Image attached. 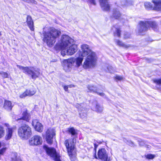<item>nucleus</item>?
<instances>
[{
    "label": "nucleus",
    "instance_id": "nucleus-5",
    "mask_svg": "<svg viewBox=\"0 0 161 161\" xmlns=\"http://www.w3.org/2000/svg\"><path fill=\"white\" fill-rule=\"evenodd\" d=\"M17 66L20 69L23 70V72L30 75L33 79H36L40 75V70L34 67H25L17 65Z\"/></svg>",
    "mask_w": 161,
    "mask_h": 161
},
{
    "label": "nucleus",
    "instance_id": "nucleus-42",
    "mask_svg": "<svg viewBox=\"0 0 161 161\" xmlns=\"http://www.w3.org/2000/svg\"><path fill=\"white\" fill-rule=\"evenodd\" d=\"M94 146L95 148V149H96L98 147V144L97 142H96L95 141H94Z\"/></svg>",
    "mask_w": 161,
    "mask_h": 161
},
{
    "label": "nucleus",
    "instance_id": "nucleus-21",
    "mask_svg": "<svg viewBox=\"0 0 161 161\" xmlns=\"http://www.w3.org/2000/svg\"><path fill=\"white\" fill-rule=\"evenodd\" d=\"M114 32V35L119 37L120 34V31L119 27L118 25H116L113 27L112 29Z\"/></svg>",
    "mask_w": 161,
    "mask_h": 161
},
{
    "label": "nucleus",
    "instance_id": "nucleus-25",
    "mask_svg": "<svg viewBox=\"0 0 161 161\" xmlns=\"http://www.w3.org/2000/svg\"><path fill=\"white\" fill-rule=\"evenodd\" d=\"M26 91L28 94V96H29L33 95L36 92L35 89L34 88L27 89Z\"/></svg>",
    "mask_w": 161,
    "mask_h": 161
},
{
    "label": "nucleus",
    "instance_id": "nucleus-18",
    "mask_svg": "<svg viewBox=\"0 0 161 161\" xmlns=\"http://www.w3.org/2000/svg\"><path fill=\"white\" fill-rule=\"evenodd\" d=\"M154 4L153 9L157 11H161V0H153Z\"/></svg>",
    "mask_w": 161,
    "mask_h": 161
},
{
    "label": "nucleus",
    "instance_id": "nucleus-44",
    "mask_svg": "<svg viewBox=\"0 0 161 161\" xmlns=\"http://www.w3.org/2000/svg\"><path fill=\"white\" fill-rule=\"evenodd\" d=\"M97 94L100 95V96H104V93H103V92H102V93H99V92H98L97 93Z\"/></svg>",
    "mask_w": 161,
    "mask_h": 161
},
{
    "label": "nucleus",
    "instance_id": "nucleus-11",
    "mask_svg": "<svg viewBox=\"0 0 161 161\" xmlns=\"http://www.w3.org/2000/svg\"><path fill=\"white\" fill-rule=\"evenodd\" d=\"M42 142V138L41 136L35 135L29 140V143L31 146H37L41 145Z\"/></svg>",
    "mask_w": 161,
    "mask_h": 161
},
{
    "label": "nucleus",
    "instance_id": "nucleus-13",
    "mask_svg": "<svg viewBox=\"0 0 161 161\" xmlns=\"http://www.w3.org/2000/svg\"><path fill=\"white\" fill-rule=\"evenodd\" d=\"M5 125L7 127V128L6 129V134L5 137V139L6 140H8L12 137L13 132L15 128L10 127L9 124H5Z\"/></svg>",
    "mask_w": 161,
    "mask_h": 161
},
{
    "label": "nucleus",
    "instance_id": "nucleus-46",
    "mask_svg": "<svg viewBox=\"0 0 161 161\" xmlns=\"http://www.w3.org/2000/svg\"><path fill=\"white\" fill-rule=\"evenodd\" d=\"M68 86L69 87V88H71L72 87H75L74 85H69Z\"/></svg>",
    "mask_w": 161,
    "mask_h": 161
},
{
    "label": "nucleus",
    "instance_id": "nucleus-40",
    "mask_svg": "<svg viewBox=\"0 0 161 161\" xmlns=\"http://www.w3.org/2000/svg\"><path fill=\"white\" fill-rule=\"evenodd\" d=\"M14 157L12 158L11 161H17L16 154H14Z\"/></svg>",
    "mask_w": 161,
    "mask_h": 161
},
{
    "label": "nucleus",
    "instance_id": "nucleus-9",
    "mask_svg": "<svg viewBox=\"0 0 161 161\" xmlns=\"http://www.w3.org/2000/svg\"><path fill=\"white\" fill-rule=\"evenodd\" d=\"M43 148L47 154L53 158L55 161H61L60 159L58 154L56 153L54 148L48 147L46 146H44Z\"/></svg>",
    "mask_w": 161,
    "mask_h": 161
},
{
    "label": "nucleus",
    "instance_id": "nucleus-37",
    "mask_svg": "<svg viewBox=\"0 0 161 161\" xmlns=\"http://www.w3.org/2000/svg\"><path fill=\"white\" fill-rule=\"evenodd\" d=\"M88 2L91 4H92L94 5L96 4L95 0H88Z\"/></svg>",
    "mask_w": 161,
    "mask_h": 161
},
{
    "label": "nucleus",
    "instance_id": "nucleus-16",
    "mask_svg": "<svg viewBox=\"0 0 161 161\" xmlns=\"http://www.w3.org/2000/svg\"><path fill=\"white\" fill-rule=\"evenodd\" d=\"M92 109L97 112L101 113L103 111V107L102 106L98 104L97 102L95 101L92 104Z\"/></svg>",
    "mask_w": 161,
    "mask_h": 161
},
{
    "label": "nucleus",
    "instance_id": "nucleus-29",
    "mask_svg": "<svg viewBox=\"0 0 161 161\" xmlns=\"http://www.w3.org/2000/svg\"><path fill=\"white\" fill-rule=\"evenodd\" d=\"M144 5L147 9H150L153 8L152 5L149 2H146L144 3Z\"/></svg>",
    "mask_w": 161,
    "mask_h": 161
},
{
    "label": "nucleus",
    "instance_id": "nucleus-27",
    "mask_svg": "<svg viewBox=\"0 0 161 161\" xmlns=\"http://www.w3.org/2000/svg\"><path fill=\"white\" fill-rule=\"evenodd\" d=\"M87 88L88 89V91L87 92H97L96 91V88L92 86L89 85L87 86Z\"/></svg>",
    "mask_w": 161,
    "mask_h": 161
},
{
    "label": "nucleus",
    "instance_id": "nucleus-12",
    "mask_svg": "<svg viewBox=\"0 0 161 161\" xmlns=\"http://www.w3.org/2000/svg\"><path fill=\"white\" fill-rule=\"evenodd\" d=\"M76 107L79 110L80 116L82 119L86 118L87 114V109H85L84 107V104H77L76 105Z\"/></svg>",
    "mask_w": 161,
    "mask_h": 161
},
{
    "label": "nucleus",
    "instance_id": "nucleus-1",
    "mask_svg": "<svg viewBox=\"0 0 161 161\" xmlns=\"http://www.w3.org/2000/svg\"><path fill=\"white\" fill-rule=\"evenodd\" d=\"M81 52L79 57L76 58H72L64 60L63 61L64 68L66 70V67L69 68L70 65L79 67L82 64L83 57H86L83 64L85 69L90 68L94 67L96 64L97 57L96 53L92 50L89 46L86 44L81 45Z\"/></svg>",
    "mask_w": 161,
    "mask_h": 161
},
{
    "label": "nucleus",
    "instance_id": "nucleus-41",
    "mask_svg": "<svg viewBox=\"0 0 161 161\" xmlns=\"http://www.w3.org/2000/svg\"><path fill=\"white\" fill-rule=\"evenodd\" d=\"M127 143L131 147L134 146L133 143L131 141H127Z\"/></svg>",
    "mask_w": 161,
    "mask_h": 161
},
{
    "label": "nucleus",
    "instance_id": "nucleus-3",
    "mask_svg": "<svg viewBox=\"0 0 161 161\" xmlns=\"http://www.w3.org/2000/svg\"><path fill=\"white\" fill-rule=\"evenodd\" d=\"M61 34L60 30L53 28H50L47 31L46 29H43V41L47 45L52 47L54 45L57 38H58Z\"/></svg>",
    "mask_w": 161,
    "mask_h": 161
},
{
    "label": "nucleus",
    "instance_id": "nucleus-48",
    "mask_svg": "<svg viewBox=\"0 0 161 161\" xmlns=\"http://www.w3.org/2000/svg\"><path fill=\"white\" fill-rule=\"evenodd\" d=\"M95 158H97V157L96 156H95Z\"/></svg>",
    "mask_w": 161,
    "mask_h": 161
},
{
    "label": "nucleus",
    "instance_id": "nucleus-6",
    "mask_svg": "<svg viewBox=\"0 0 161 161\" xmlns=\"http://www.w3.org/2000/svg\"><path fill=\"white\" fill-rule=\"evenodd\" d=\"M18 133L21 138L27 139L31 135V129L27 125H23L18 129Z\"/></svg>",
    "mask_w": 161,
    "mask_h": 161
},
{
    "label": "nucleus",
    "instance_id": "nucleus-14",
    "mask_svg": "<svg viewBox=\"0 0 161 161\" xmlns=\"http://www.w3.org/2000/svg\"><path fill=\"white\" fill-rule=\"evenodd\" d=\"M32 124L36 130L40 132L42 131L43 126L37 119H33L32 120Z\"/></svg>",
    "mask_w": 161,
    "mask_h": 161
},
{
    "label": "nucleus",
    "instance_id": "nucleus-10",
    "mask_svg": "<svg viewBox=\"0 0 161 161\" xmlns=\"http://www.w3.org/2000/svg\"><path fill=\"white\" fill-rule=\"evenodd\" d=\"M55 135V129L53 128H49L46 132V139L48 143L51 144L53 142V138Z\"/></svg>",
    "mask_w": 161,
    "mask_h": 161
},
{
    "label": "nucleus",
    "instance_id": "nucleus-15",
    "mask_svg": "<svg viewBox=\"0 0 161 161\" xmlns=\"http://www.w3.org/2000/svg\"><path fill=\"white\" fill-rule=\"evenodd\" d=\"M98 156L100 159L104 161H106L107 160L108 155L106 150L104 148H102L99 150Z\"/></svg>",
    "mask_w": 161,
    "mask_h": 161
},
{
    "label": "nucleus",
    "instance_id": "nucleus-30",
    "mask_svg": "<svg viewBox=\"0 0 161 161\" xmlns=\"http://www.w3.org/2000/svg\"><path fill=\"white\" fill-rule=\"evenodd\" d=\"M0 75L3 78H8V74L5 72L0 71Z\"/></svg>",
    "mask_w": 161,
    "mask_h": 161
},
{
    "label": "nucleus",
    "instance_id": "nucleus-28",
    "mask_svg": "<svg viewBox=\"0 0 161 161\" xmlns=\"http://www.w3.org/2000/svg\"><path fill=\"white\" fill-rule=\"evenodd\" d=\"M4 133L5 129L4 127L0 125V138L4 136Z\"/></svg>",
    "mask_w": 161,
    "mask_h": 161
},
{
    "label": "nucleus",
    "instance_id": "nucleus-24",
    "mask_svg": "<svg viewBox=\"0 0 161 161\" xmlns=\"http://www.w3.org/2000/svg\"><path fill=\"white\" fill-rule=\"evenodd\" d=\"M115 42L117 44L118 46L122 47L125 48H128L130 46V45L129 44H125L119 40H116Z\"/></svg>",
    "mask_w": 161,
    "mask_h": 161
},
{
    "label": "nucleus",
    "instance_id": "nucleus-36",
    "mask_svg": "<svg viewBox=\"0 0 161 161\" xmlns=\"http://www.w3.org/2000/svg\"><path fill=\"white\" fill-rule=\"evenodd\" d=\"M113 67L111 66H108L107 67V69L108 71L110 73H113Z\"/></svg>",
    "mask_w": 161,
    "mask_h": 161
},
{
    "label": "nucleus",
    "instance_id": "nucleus-32",
    "mask_svg": "<svg viewBox=\"0 0 161 161\" xmlns=\"http://www.w3.org/2000/svg\"><path fill=\"white\" fill-rule=\"evenodd\" d=\"M146 157L147 159H152L153 158L155 157V156L152 154H149L147 155L146 156Z\"/></svg>",
    "mask_w": 161,
    "mask_h": 161
},
{
    "label": "nucleus",
    "instance_id": "nucleus-26",
    "mask_svg": "<svg viewBox=\"0 0 161 161\" xmlns=\"http://www.w3.org/2000/svg\"><path fill=\"white\" fill-rule=\"evenodd\" d=\"M113 16L115 19L118 18L120 16L119 11L116 9H114L113 11Z\"/></svg>",
    "mask_w": 161,
    "mask_h": 161
},
{
    "label": "nucleus",
    "instance_id": "nucleus-38",
    "mask_svg": "<svg viewBox=\"0 0 161 161\" xmlns=\"http://www.w3.org/2000/svg\"><path fill=\"white\" fill-rule=\"evenodd\" d=\"M130 35L128 33H126L124 34V38L125 39H127L130 38Z\"/></svg>",
    "mask_w": 161,
    "mask_h": 161
},
{
    "label": "nucleus",
    "instance_id": "nucleus-35",
    "mask_svg": "<svg viewBox=\"0 0 161 161\" xmlns=\"http://www.w3.org/2000/svg\"><path fill=\"white\" fill-rule=\"evenodd\" d=\"M138 142H139V145L140 146H143L145 144V142L143 140L141 139H139L138 140Z\"/></svg>",
    "mask_w": 161,
    "mask_h": 161
},
{
    "label": "nucleus",
    "instance_id": "nucleus-39",
    "mask_svg": "<svg viewBox=\"0 0 161 161\" xmlns=\"http://www.w3.org/2000/svg\"><path fill=\"white\" fill-rule=\"evenodd\" d=\"M24 1H25L28 3L31 2V3H33L34 4L36 3V2L34 0H23Z\"/></svg>",
    "mask_w": 161,
    "mask_h": 161
},
{
    "label": "nucleus",
    "instance_id": "nucleus-45",
    "mask_svg": "<svg viewBox=\"0 0 161 161\" xmlns=\"http://www.w3.org/2000/svg\"><path fill=\"white\" fill-rule=\"evenodd\" d=\"M96 142H97L98 145L99 144H100L102 143V142L100 141H95Z\"/></svg>",
    "mask_w": 161,
    "mask_h": 161
},
{
    "label": "nucleus",
    "instance_id": "nucleus-8",
    "mask_svg": "<svg viewBox=\"0 0 161 161\" xmlns=\"http://www.w3.org/2000/svg\"><path fill=\"white\" fill-rule=\"evenodd\" d=\"M21 114L18 116L14 115L13 116L14 119L16 121H19V122H22V120H25L28 122L30 119V116L29 114L27 112L26 109H24L21 112Z\"/></svg>",
    "mask_w": 161,
    "mask_h": 161
},
{
    "label": "nucleus",
    "instance_id": "nucleus-43",
    "mask_svg": "<svg viewBox=\"0 0 161 161\" xmlns=\"http://www.w3.org/2000/svg\"><path fill=\"white\" fill-rule=\"evenodd\" d=\"M68 86H64V90L66 91H67L68 88Z\"/></svg>",
    "mask_w": 161,
    "mask_h": 161
},
{
    "label": "nucleus",
    "instance_id": "nucleus-20",
    "mask_svg": "<svg viewBox=\"0 0 161 161\" xmlns=\"http://www.w3.org/2000/svg\"><path fill=\"white\" fill-rule=\"evenodd\" d=\"M13 106L11 101L7 100H5L3 107L5 109L8 111L11 110Z\"/></svg>",
    "mask_w": 161,
    "mask_h": 161
},
{
    "label": "nucleus",
    "instance_id": "nucleus-31",
    "mask_svg": "<svg viewBox=\"0 0 161 161\" xmlns=\"http://www.w3.org/2000/svg\"><path fill=\"white\" fill-rule=\"evenodd\" d=\"M153 80L154 83L157 85H161V78L160 79H155Z\"/></svg>",
    "mask_w": 161,
    "mask_h": 161
},
{
    "label": "nucleus",
    "instance_id": "nucleus-19",
    "mask_svg": "<svg viewBox=\"0 0 161 161\" xmlns=\"http://www.w3.org/2000/svg\"><path fill=\"white\" fill-rule=\"evenodd\" d=\"M26 22L27 25L30 29L32 31H33L34 30V23L31 16H27Z\"/></svg>",
    "mask_w": 161,
    "mask_h": 161
},
{
    "label": "nucleus",
    "instance_id": "nucleus-2",
    "mask_svg": "<svg viewBox=\"0 0 161 161\" xmlns=\"http://www.w3.org/2000/svg\"><path fill=\"white\" fill-rule=\"evenodd\" d=\"M74 42V40L68 36L63 35L60 40L56 45V48L61 50V54L63 56L66 54L72 55L78 49L77 45L73 44Z\"/></svg>",
    "mask_w": 161,
    "mask_h": 161
},
{
    "label": "nucleus",
    "instance_id": "nucleus-4",
    "mask_svg": "<svg viewBox=\"0 0 161 161\" xmlns=\"http://www.w3.org/2000/svg\"><path fill=\"white\" fill-rule=\"evenodd\" d=\"M73 140H67L65 141L64 143L71 161H74L76 159V150L74 147Z\"/></svg>",
    "mask_w": 161,
    "mask_h": 161
},
{
    "label": "nucleus",
    "instance_id": "nucleus-47",
    "mask_svg": "<svg viewBox=\"0 0 161 161\" xmlns=\"http://www.w3.org/2000/svg\"><path fill=\"white\" fill-rule=\"evenodd\" d=\"M1 147V142H0V147Z\"/></svg>",
    "mask_w": 161,
    "mask_h": 161
},
{
    "label": "nucleus",
    "instance_id": "nucleus-17",
    "mask_svg": "<svg viewBox=\"0 0 161 161\" xmlns=\"http://www.w3.org/2000/svg\"><path fill=\"white\" fill-rule=\"evenodd\" d=\"M99 2L103 10L107 11L109 10L110 6L107 0H99Z\"/></svg>",
    "mask_w": 161,
    "mask_h": 161
},
{
    "label": "nucleus",
    "instance_id": "nucleus-33",
    "mask_svg": "<svg viewBox=\"0 0 161 161\" xmlns=\"http://www.w3.org/2000/svg\"><path fill=\"white\" fill-rule=\"evenodd\" d=\"M27 94L25 91V92L22 93L20 95L19 97L21 98H23L25 97L26 96H28Z\"/></svg>",
    "mask_w": 161,
    "mask_h": 161
},
{
    "label": "nucleus",
    "instance_id": "nucleus-22",
    "mask_svg": "<svg viewBox=\"0 0 161 161\" xmlns=\"http://www.w3.org/2000/svg\"><path fill=\"white\" fill-rule=\"evenodd\" d=\"M68 131L69 134H71L72 136H76L77 135V131L75 130L73 127H71L68 128Z\"/></svg>",
    "mask_w": 161,
    "mask_h": 161
},
{
    "label": "nucleus",
    "instance_id": "nucleus-23",
    "mask_svg": "<svg viewBox=\"0 0 161 161\" xmlns=\"http://www.w3.org/2000/svg\"><path fill=\"white\" fill-rule=\"evenodd\" d=\"M117 4L120 6H122L123 7L128 6L130 3L127 0H123L120 2H118Z\"/></svg>",
    "mask_w": 161,
    "mask_h": 161
},
{
    "label": "nucleus",
    "instance_id": "nucleus-34",
    "mask_svg": "<svg viewBox=\"0 0 161 161\" xmlns=\"http://www.w3.org/2000/svg\"><path fill=\"white\" fill-rule=\"evenodd\" d=\"M115 78V79L117 80L121 81L123 80L124 79V78L123 77L119 75H116Z\"/></svg>",
    "mask_w": 161,
    "mask_h": 161
},
{
    "label": "nucleus",
    "instance_id": "nucleus-7",
    "mask_svg": "<svg viewBox=\"0 0 161 161\" xmlns=\"http://www.w3.org/2000/svg\"><path fill=\"white\" fill-rule=\"evenodd\" d=\"M150 26L152 27L154 31L157 30V26L155 22L140 21L138 27L139 32L142 34L143 32L146 31Z\"/></svg>",
    "mask_w": 161,
    "mask_h": 161
}]
</instances>
